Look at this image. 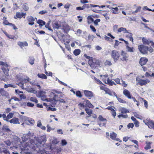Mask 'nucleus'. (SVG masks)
<instances>
[{
	"label": "nucleus",
	"instance_id": "473e14b6",
	"mask_svg": "<svg viewBox=\"0 0 154 154\" xmlns=\"http://www.w3.org/2000/svg\"><path fill=\"white\" fill-rule=\"evenodd\" d=\"M128 35H127L126 36V37L128 38H129L130 41H131L132 42H133V39L132 37L133 34L131 32H128Z\"/></svg>",
	"mask_w": 154,
	"mask_h": 154
},
{
	"label": "nucleus",
	"instance_id": "f704fd0d",
	"mask_svg": "<svg viewBox=\"0 0 154 154\" xmlns=\"http://www.w3.org/2000/svg\"><path fill=\"white\" fill-rule=\"evenodd\" d=\"M3 20H4V22H3V23L5 25H9L11 26V25H12V23H9V22L6 20V18L5 17H4L3 18Z\"/></svg>",
	"mask_w": 154,
	"mask_h": 154
},
{
	"label": "nucleus",
	"instance_id": "7ed1b4c3",
	"mask_svg": "<svg viewBox=\"0 0 154 154\" xmlns=\"http://www.w3.org/2000/svg\"><path fill=\"white\" fill-rule=\"evenodd\" d=\"M138 48L140 51L143 54H146L148 51V48L143 45H141L138 46Z\"/></svg>",
	"mask_w": 154,
	"mask_h": 154
},
{
	"label": "nucleus",
	"instance_id": "0eeeda50",
	"mask_svg": "<svg viewBox=\"0 0 154 154\" xmlns=\"http://www.w3.org/2000/svg\"><path fill=\"white\" fill-rule=\"evenodd\" d=\"M100 62L98 60L95 59H93L91 65V66L93 68H95L100 66Z\"/></svg>",
	"mask_w": 154,
	"mask_h": 154
},
{
	"label": "nucleus",
	"instance_id": "f3484780",
	"mask_svg": "<svg viewBox=\"0 0 154 154\" xmlns=\"http://www.w3.org/2000/svg\"><path fill=\"white\" fill-rule=\"evenodd\" d=\"M123 94L129 99H131L130 93L129 91L127 89L124 90L123 91Z\"/></svg>",
	"mask_w": 154,
	"mask_h": 154
},
{
	"label": "nucleus",
	"instance_id": "8fccbe9b",
	"mask_svg": "<svg viewBox=\"0 0 154 154\" xmlns=\"http://www.w3.org/2000/svg\"><path fill=\"white\" fill-rule=\"evenodd\" d=\"M94 79L95 82L98 84H103L102 82L99 79L94 77Z\"/></svg>",
	"mask_w": 154,
	"mask_h": 154
},
{
	"label": "nucleus",
	"instance_id": "c85d7f7f",
	"mask_svg": "<svg viewBox=\"0 0 154 154\" xmlns=\"http://www.w3.org/2000/svg\"><path fill=\"white\" fill-rule=\"evenodd\" d=\"M86 103L85 105L86 106L90 108H93L94 107V106L91 103L90 101L88 100H86Z\"/></svg>",
	"mask_w": 154,
	"mask_h": 154
},
{
	"label": "nucleus",
	"instance_id": "a18cd8bd",
	"mask_svg": "<svg viewBox=\"0 0 154 154\" xmlns=\"http://www.w3.org/2000/svg\"><path fill=\"white\" fill-rule=\"evenodd\" d=\"M116 98L119 101V102L120 103H126V102L125 101L123 100L122 99L118 97H117Z\"/></svg>",
	"mask_w": 154,
	"mask_h": 154
},
{
	"label": "nucleus",
	"instance_id": "2eb2a0df",
	"mask_svg": "<svg viewBox=\"0 0 154 154\" xmlns=\"http://www.w3.org/2000/svg\"><path fill=\"white\" fill-rule=\"evenodd\" d=\"M90 8V4H85L82 7H78L76 8L77 10H83L85 8Z\"/></svg>",
	"mask_w": 154,
	"mask_h": 154
},
{
	"label": "nucleus",
	"instance_id": "5701e85b",
	"mask_svg": "<svg viewBox=\"0 0 154 154\" xmlns=\"http://www.w3.org/2000/svg\"><path fill=\"white\" fill-rule=\"evenodd\" d=\"M149 82V81L148 79L146 80L142 79L139 84L141 86H143L146 84L147 83Z\"/></svg>",
	"mask_w": 154,
	"mask_h": 154
},
{
	"label": "nucleus",
	"instance_id": "7c9ffc66",
	"mask_svg": "<svg viewBox=\"0 0 154 154\" xmlns=\"http://www.w3.org/2000/svg\"><path fill=\"white\" fill-rule=\"evenodd\" d=\"M142 40L143 44H146L147 45H149L150 43H151L152 44V42H151L152 41H150L149 42L148 40L146 39L144 37L142 38Z\"/></svg>",
	"mask_w": 154,
	"mask_h": 154
},
{
	"label": "nucleus",
	"instance_id": "c03bdc74",
	"mask_svg": "<svg viewBox=\"0 0 154 154\" xmlns=\"http://www.w3.org/2000/svg\"><path fill=\"white\" fill-rule=\"evenodd\" d=\"M29 100L30 101L34 102L35 103H37L38 102V100L35 97H31L30 98Z\"/></svg>",
	"mask_w": 154,
	"mask_h": 154
},
{
	"label": "nucleus",
	"instance_id": "39448f33",
	"mask_svg": "<svg viewBox=\"0 0 154 154\" xmlns=\"http://www.w3.org/2000/svg\"><path fill=\"white\" fill-rule=\"evenodd\" d=\"M129 55L125 51H122L121 53V57L120 59L122 61H126L128 60Z\"/></svg>",
	"mask_w": 154,
	"mask_h": 154
},
{
	"label": "nucleus",
	"instance_id": "4d7b16f0",
	"mask_svg": "<svg viewBox=\"0 0 154 154\" xmlns=\"http://www.w3.org/2000/svg\"><path fill=\"white\" fill-rule=\"evenodd\" d=\"M14 116V113L12 112H10L7 115V117L8 119L12 118Z\"/></svg>",
	"mask_w": 154,
	"mask_h": 154
},
{
	"label": "nucleus",
	"instance_id": "b1692460",
	"mask_svg": "<svg viewBox=\"0 0 154 154\" xmlns=\"http://www.w3.org/2000/svg\"><path fill=\"white\" fill-rule=\"evenodd\" d=\"M20 118L22 121H23L25 122L26 124H28L27 122L29 117L21 115L20 116Z\"/></svg>",
	"mask_w": 154,
	"mask_h": 154
},
{
	"label": "nucleus",
	"instance_id": "f8f14e48",
	"mask_svg": "<svg viewBox=\"0 0 154 154\" xmlns=\"http://www.w3.org/2000/svg\"><path fill=\"white\" fill-rule=\"evenodd\" d=\"M148 61V60L147 58H141L140 59V60L139 61V63L141 65V66H143L145 65L147 62Z\"/></svg>",
	"mask_w": 154,
	"mask_h": 154
},
{
	"label": "nucleus",
	"instance_id": "423d86ee",
	"mask_svg": "<svg viewBox=\"0 0 154 154\" xmlns=\"http://www.w3.org/2000/svg\"><path fill=\"white\" fill-rule=\"evenodd\" d=\"M35 19L37 20V18H34L31 16H28L26 17V19L29 23L28 24L31 26H32L34 24V22Z\"/></svg>",
	"mask_w": 154,
	"mask_h": 154
},
{
	"label": "nucleus",
	"instance_id": "9b49d317",
	"mask_svg": "<svg viewBox=\"0 0 154 154\" xmlns=\"http://www.w3.org/2000/svg\"><path fill=\"white\" fill-rule=\"evenodd\" d=\"M84 93L86 97H88L90 99V98L93 97V92L90 91L85 90L84 91Z\"/></svg>",
	"mask_w": 154,
	"mask_h": 154
},
{
	"label": "nucleus",
	"instance_id": "774afa93",
	"mask_svg": "<svg viewBox=\"0 0 154 154\" xmlns=\"http://www.w3.org/2000/svg\"><path fill=\"white\" fill-rule=\"evenodd\" d=\"M27 106L29 107H33L34 106V104L32 103L28 102L27 103Z\"/></svg>",
	"mask_w": 154,
	"mask_h": 154
},
{
	"label": "nucleus",
	"instance_id": "9d476101",
	"mask_svg": "<svg viewBox=\"0 0 154 154\" xmlns=\"http://www.w3.org/2000/svg\"><path fill=\"white\" fill-rule=\"evenodd\" d=\"M87 32L86 31H84L83 32L84 35H82V37L85 38L86 40H91V41H93L94 38V37L93 35H90V34L88 36V39H87L86 38L85 36V35H86L87 34Z\"/></svg>",
	"mask_w": 154,
	"mask_h": 154
},
{
	"label": "nucleus",
	"instance_id": "412c9836",
	"mask_svg": "<svg viewBox=\"0 0 154 154\" xmlns=\"http://www.w3.org/2000/svg\"><path fill=\"white\" fill-rule=\"evenodd\" d=\"M17 44L21 48H22L23 47L27 46L28 45V43L26 42H19Z\"/></svg>",
	"mask_w": 154,
	"mask_h": 154
},
{
	"label": "nucleus",
	"instance_id": "393cba45",
	"mask_svg": "<svg viewBox=\"0 0 154 154\" xmlns=\"http://www.w3.org/2000/svg\"><path fill=\"white\" fill-rule=\"evenodd\" d=\"M118 32H123L124 33H128V32L126 29L125 28L123 27H122L119 28L118 29Z\"/></svg>",
	"mask_w": 154,
	"mask_h": 154
},
{
	"label": "nucleus",
	"instance_id": "ea45409f",
	"mask_svg": "<svg viewBox=\"0 0 154 154\" xmlns=\"http://www.w3.org/2000/svg\"><path fill=\"white\" fill-rule=\"evenodd\" d=\"M34 60L35 59L33 57H30L29 58V63L32 65H33L34 63Z\"/></svg>",
	"mask_w": 154,
	"mask_h": 154
},
{
	"label": "nucleus",
	"instance_id": "20e7f679",
	"mask_svg": "<svg viewBox=\"0 0 154 154\" xmlns=\"http://www.w3.org/2000/svg\"><path fill=\"white\" fill-rule=\"evenodd\" d=\"M144 123L150 128L154 129V122L149 119H147L146 120L143 121Z\"/></svg>",
	"mask_w": 154,
	"mask_h": 154
},
{
	"label": "nucleus",
	"instance_id": "4468645a",
	"mask_svg": "<svg viewBox=\"0 0 154 154\" xmlns=\"http://www.w3.org/2000/svg\"><path fill=\"white\" fill-rule=\"evenodd\" d=\"M106 6L107 8H109V9H111V11L112 13L114 14H117L118 13L117 12L118 11V8L117 7L110 8L109 5H107Z\"/></svg>",
	"mask_w": 154,
	"mask_h": 154
},
{
	"label": "nucleus",
	"instance_id": "49530a36",
	"mask_svg": "<svg viewBox=\"0 0 154 154\" xmlns=\"http://www.w3.org/2000/svg\"><path fill=\"white\" fill-rule=\"evenodd\" d=\"M104 65L105 66H110L112 65V63L109 60H106L104 63Z\"/></svg>",
	"mask_w": 154,
	"mask_h": 154
},
{
	"label": "nucleus",
	"instance_id": "79ce46f5",
	"mask_svg": "<svg viewBox=\"0 0 154 154\" xmlns=\"http://www.w3.org/2000/svg\"><path fill=\"white\" fill-rule=\"evenodd\" d=\"M2 69L3 70V71L5 75L7 76H9V74L8 72V70L4 67H2Z\"/></svg>",
	"mask_w": 154,
	"mask_h": 154
},
{
	"label": "nucleus",
	"instance_id": "aec40b11",
	"mask_svg": "<svg viewBox=\"0 0 154 154\" xmlns=\"http://www.w3.org/2000/svg\"><path fill=\"white\" fill-rule=\"evenodd\" d=\"M126 49L127 52L133 53L134 52V48L133 47H131L128 45H126Z\"/></svg>",
	"mask_w": 154,
	"mask_h": 154
},
{
	"label": "nucleus",
	"instance_id": "2f4dec72",
	"mask_svg": "<svg viewBox=\"0 0 154 154\" xmlns=\"http://www.w3.org/2000/svg\"><path fill=\"white\" fill-rule=\"evenodd\" d=\"M151 143V142H146V145L144 148L146 150L150 149L151 148L150 144Z\"/></svg>",
	"mask_w": 154,
	"mask_h": 154
},
{
	"label": "nucleus",
	"instance_id": "cd10ccee",
	"mask_svg": "<svg viewBox=\"0 0 154 154\" xmlns=\"http://www.w3.org/2000/svg\"><path fill=\"white\" fill-rule=\"evenodd\" d=\"M46 92L42 91H38L36 95L38 97H40L44 94H46Z\"/></svg>",
	"mask_w": 154,
	"mask_h": 154
},
{
	"label": "nucleus",
	"instance_id": "c756f323",
	"mask_svg": "<svg viewBox=\"0 0 154 154\" xmlns=\"http://www.w3.org/2000/svg\"><path fill=\"white\" fill-rule=\"evenodd\" d=\"M107 84H108L110 86H112L113 85H116V84L114 82V81H112L111 80L109 79V78L107 79Z\"/></svg>",
	"mask_w": 154,
	"mask_h": 154
},
{
	"label": "nucleus",
	"instance_id": "bf43d9fd",
	"mask_svg": "<svg viewBox=\"0 0 154 154\" xmlns=\"http://www.w3.org/2000/svg\"><path fill=\"white\" fill-rule=\"evenodd\" d=\"M0 65H2L3 66H6V67L8 66V65L6 63L1 61H0Z\"/></svg>",
	"mask_w": 154,
	"mask_h": 154
},
{
	"label": "nucleus",
	"instance_id": "603ef678",
	"mask_svg": "<svg viewBox=\"0 0 154 154\" xmlns=\"http://www.w3.org/2000/svg\"><path fill=\"white\" fill-rule=\"evenodd\" d=\"M2 116L3 118V120L5 121H8V118L7 117V116H6V115L5 114H2Z\"/></svg>",
	"mask_w": 154,
	"mask_h": 154
},
{
	"label": "nucleus",
	"instance_id": "6ab92c4d",
	"mask_svg": "<svg viewBox=\"0 0 154 154\" xmlns=\"http://www.w3.org/2000/svg\"><path fill=\"white\" fill-rule=\"evenodd\" d=\"M0 93L1 95L2 96L8 97V93L5 91L3 88H1L0 89Z\"/></svg>",
	"mask_w": 154,
	"mask_h": 154
},
{
	"label": "nucleus",
	"instance_id": "f03ea898",
	"mask_svg": "<svg viewBox=\"0 0 154 154\" xmlns=\"http://www.w3.org/2000/svg\"><path fill=\"white\" fill-rule=\"evenodd\" d=\"M35 140L39 144H41L42 143H45L46 141V136L43 135L39 137H35Z\"/></svg>",
	"mask_w": 154,
	"mask_h": 154
},
{
	"label": "nucleus",
	"instance_id": "37998d69",
	"mask_svg": "<svg viewBox=\"0 0 154 154\" xmlns=\"http://www.w3.org/2000/svg\"><path fill=\"white\" fill-rule=\"evenodd\" d=\"M8 87H11L12 88H15L16 87V86L13 85L8 84H5L4 86V88H7Z\"/></svg>",
	"mask_w": 154,
	"mask_h": 154
},
{
	"label": "nucleus",
	"instance_id": "bb28decb",
	"mask_svg": "<svg viewBox=\"0 0 154 154\" xmlns=\"http://www.w3.org/2000/svg\"><path fill=\"white\" fill-rule=\"evenodd\" d=\"M30 142L33 145V148L34 150L36 149V147H38V145L37 143H35L34 141L33 140H30Z\"/></svg>",
	"mask_w": 154,
	"mask_h": 154
},
{
	"label": "nucleus",
	"instance_id": "58836bf2",
	"mask_svg": "<svg viewBox=\"0 0 154 154\" xmlns=\"http://www.w3.org/2000/svg\"><path fill=\"white\" fill-rule=\"evenodd\" d=\"M27 122L28 123L27 125H29V124L32 125L34 123L35 121L33 119L29 117Z\"/></svg>",
	"mask_w": 154,
	"mask_h": 154
},
{
	"label": "nucleus",
	"instance_id": "13d9d810",
	"mask_svg": "<svg viewBox=\"0 0 154 154\" xmlns=\"http://www.w3.org/2000/svg\"><path fill=\"white\" fill-rule=\"evenodd\" d=\"M3 152L5 154H10V152L8 150L6 149H4L1 151V152Z\"/></svg>",
	"mask_w": 154,
	"mask_h": 154
},
{
	"label": "nucleus",
	"instance_id": "680f3d73",
	"mask_svg": "<svg viewBox=\"0 0 154 154\" xmlns=\"http://www.w3.org/2000/svg\"><path fill=\"white\" fill-rule=\"evenodd\" d=\"M8 37L10 39H15L16 38L14 36L11 35H9Z\"/></svg>",
	"mask_w": 154,
	"mask_h": 154
},
{
	"label": "nucleus",
	"instance_id": "de8ad7c7",
	"mask_svg": "<svg viewBox=\"0 0 154 154\" xmlns=\"http://www.w3.org/2000/svg\"><path fill=\"white\" fill-rule=\"evenodd\" d=\"M76 95L77 97L80 98H81L82 97L81 92L79 91H77L76 93Z\"/></svg>",
	"mask_w": 154,
	"mask_h": 154
},
{
	"label": "nucleus",
	"instance_id": "052dcab7",
	"mask_svg": "<svg viewBox=\"0 0 154 154\" xmlns=\"http://www.w3.org/2000/svg\"><path fill=\"white\" fill-rule=\"evenodd\" d=\"M134 126V125L133 123H129L127 125V127L128 128H132Z\"/></svg>",
	"mask_w": 154,
	"mask_h": 154
},
{
	"label": "nucleus",
	"instance_id": "a19ab883",
	"mask_svg": "<svg viewBox=\"0 0 154 154\" xmlns=\"http://www.w3.org/2000/svg\"><path fill=\"white\" fill-rule=\"evenodd\" d=\"M80 52L81 51L79 49H76L74 51L73 53L75 55L77 56L80 53Z\"/></svg>",
	"mask_w": 154,
	"mask_h": 154
},
{
	"label": "nucleus",
	"instance_id": "5fc2aeb1",
	"mask_svg": "<svg viewBox=\"0 0 154 154\" xmlns=\"http://www.w3.org/2000/svg\"><path fill=\"white\" fill-rule=\"evenodd\" d=\"M61 143L62 146H64L67 144V142L65 140L63 139L61 140Z\"/></svg>",
	"mask_w": 154,
	"mask_h": 154
},
{
	"label": "nucleus",
	"instance_id": "e2e57ef3",
	"mask_svg": "<svg viewBox=\"0 0 154 154\" xmlns=\"http://www.w3.org/2000/svg\"><path fill=\"white\" fill-rule=\"evenodd\" d=\"M140 99H142L143 101H144L145 106L146 108H147L148 106V103L147 101L143 98H141Z\"/></svg>",
	"mask_w": 154,
	"mask_h": 154
},
{
	"label": "nucleus",
	"instance_id": "c9c22d12",
	"mask_svg": "<svg viewBox=\"0 0 154 154\" xmlns=\"http://www.w3.org/2000/svg\"><path fill=\"white\" fill-rule=\"evenodd\" d=\"M37 76L39 78H40L42 79H47L46 76L43 74L38 73L37 74Z\"/></svg>",
	"mask_w": 154,
	"mask_h": 154
},
{
	"label": "nucleus",
	"instance_id": "338daca9",
	"mask_svg": "<svg viewBox=\"0 0 154 154\" xmlns=\"http://www.w3.org/2000/svg\"><path fill=\"white\" fill-rule=\"evenodd\" d=\"M26 91L28 92H30V93H34V92L35 91V90H33L32 88L27 89L26 90Z\"/></svg>",
	"mask_w": 154,
	"mask_h": 154
},
{
	"label": "nucleus",
	"instance_id": "f257e3e1",
	"mask_svg": "<svg viewBox=\"0 0 154 154\" xmlns=\"http://www.w3.org/2000/svg\"><path fill=\"white\" fill-rule=\"evenodd\" d=\"M111 57L113 60L115 62L117 61L119 59L120 56V53L119 51L116 50H112L111 52Z\"/></svg>",
	"mask_w": 154,
	"mask_h": 154
},
{
	"label": "nucleus",
	"instance_id": "4be33fe9",
	"mask_svg": "<svg viewBox=\"0 0 154 154\" xmlns=\"http://www.w3.org/2000/svg\"><path fill=\"white\" fill-rule=\"evenodd\" d=\"M119 111L122 114L126 113L129 112V110L124 107H121L119 109Z\"/></svg>",
	"mask_w": 154,
	"mask_h": 154
},
{
	"label": "nucleus",
	"instance_id": "6e6552de",
	"mask_svg": "<svg viewBox=\"0 0 154 154\" xmlns=\"http://www.w3.org/2000/svg\"><path fill=\"white\" fill-rule=\"evenodd\" d=\"M117 135V134L113 132L110 133L109 136L110 138L113 140L119 141V142H121L122 141V140L116 137Z\"/></svg>",
	"mask_w": 154,
	"mask_h": 154
},
{
	"label": "nucleus",
	"instance_id": "ddd939ff",
	"mask_svg": "<svg viewBox=\"0 0 154 154\" xmlns=\"http://www.w3.org/2000/svg\"><path fill=\"white\" fill-rule=\"evenodd\" d=\"M26 14L24 13L17 12L16 13V17L17 18L21 19L23 17L25 18V16L26 15Z\"/></svg>",
	"mask_w": 154,
	"mask_h": 154
},
{
	"label": "nucleus",
	"instance_id": "6e6d98bb",
	"mask_svg": "<svg viewBox=\"0 0 154 154\" xmlns=\"http://www.w3.org/2000/svg\"><path fill=\"white\" fill-rule=\"evenodd\" d=\"M100 20L99 19H97L95 20L93 22L94 23V24L95 26H96L98 25V23L100 22Z\"/></svg>",
	"mask_w": 154,
	"mask_h": 154
},
{
	"label": "nucleus",
	"instance_id": "4c0bfd02",
	"mask_svg": "<svg viewBox=\"0 0 154 154\" xmlns=\"http://www.w3.org/2000/svg\"><path fill=\"white\" fill-rule=\"evenodd\" d=\"M99 120L102 122H106L107 120L106 119L103 118L101 115H99L98 117Z\"/></svg>",
	"mask_w": 154,
	"mask_h": 154
},
{
	"label": "nucleus",
	"instance_id": "72a5a7b5",
	"mask_svg": "<svg viewBox=\"0 0 154 154\" xmlns=\"http://www.w3.org/2000/svg\"><path fill=\"white\" fill-rule=\"evenodd\" d=\"M53 26L54 29H59L61 26L57 23H55L53 24Z\"/></svg>",
	"mask_w": 154,
	"mask_h": 154
},
{
	"label": "nucleus",
	"instance_id": "09e8293b",
	"mask_svg": "<svg viewBox=\"0 0 154 154\" xmlns=\"http://www.w3.org/2000/svg\"><path fill=\"white\" fill-rule=\"evenodd\" d=\"M118 117L119 118H120L121 117L123 118H127L128 117V116L127 114H120L118 116Z\"/></svg>",
	"mask_w": 154,
	"mask_h": 154
},
{
	"label": "nucleus",
	"instance_id": "dca6fc26",
	"mask_svg": "<svg viewBox=\"0 0 154 154\" xmlns=\"http://www.w3.org/2000/svg\"><path fill=\"white\" fill-rule=\"evenodd\" d=\"M2 131L3 132L9 133L11 132V131L9 128V127L6 125H4L2 127Z\"/></svg>",
	"mask_w": 154,
	"mask_h": 154
},
{
	"label": "nucleus",
	"instance_id": "e433bc0d",
	"mask_svg": "<svg viewBox=\"0 0 154 154\" xmlns=\"http://www.w3.org/2000/svg\"><path fill=\"white\" fill-rule=\"evenodd\" d=\"M85 110L86 113L89 115H91L92 113V110L91 109H89L88 108L85 109Z\"/></svg>",
	"mask_w": 154,
	"mask_h": 154
},
{
	"label": "nucleus",
	"instance_id": "a211bd4d",
	"mask_svg": "<svg viewBox=\"0 0 154 154\" xmlns=\"http://www.w3.org/2000/svg\"><path fill=\"white\" fill-rule=\"evenodd\" d=\"M9 122L10 123L14 124H19L20 123L18 119L17 118H14L10 120Z\"/></svg>",
	"mask_w": 154,
	"mask_h": 154
},
{
	"label": "nucleus",
	"instance_id": "69168bd1",
	"mask_svg": "<svg viewBox=\"0 0 154 154\" xmlns=\"http://www.w3.org/2000/svg\"><path fill=\"white\" fill-rule=\"evenodd\" d=\"M56 110H57L55 108H51V107H48V111L51 110L53 111H56Z\"/></svg>",
	"mask_w": 154,
	"mask_h": 154
},
{
	"label": "nucleus",
	"instance_id": "864d4df0",
	"mask_svg": "<svg viewBox=\"0 0 154 154\" xmlns=\"http://www.w3.org/2000/svg\"><path fill=\"white\" fill-rule=\"evenodd\" d=\"M141 7L140 6H139L137 8V9L134 11H133L132 13V14H135V13H136L139 11H140L141 9Z\"/></svg>",
	"mask_w": 154,
	"mask_h": 154
},
{
	"label": "nucleus",
	"instance_id": "1a4fd4ad",
	"mask_svg": "<svg viewBox=\"0 0 154 154\" xmlns=\"http://www.w3.org/2000/svg\"><path fill=\"white\" fill-rule=\"evenodd\" d=\"M47 102H50V105L52 107H55L56 106L57 100L53 98H48Z\"/></svg>",
	"mask_w": 154,
	"mask_h": 154
},
{
	"label": "nucleus",
	"instance_id": "a878e982",
	"mask_svg": "<svg viewBox=\"0 0 154 154\" xmlns=\"http://www.w3.org/2000/svg\"><path fill=\"white\" fill-rule=\"evenodd\" d=\"M37 23L39 24L40 28H41L42 26L45 24V21L40 19L38 20Z\"/></svg>",
	"mask_w": 154,
	"mask_h": 154
},
{
	"label": "nucleus",
	"instance_id": "3c124183",
	"mask_svg": "<svg viewBox=\"0 0 154 154\" xmlns=\"http://www.w3.org/2000/svg\"><path fill=\"white\" fill-rule=\"evenodd\" d=\"M40 98H41V100L44 101H46L47 102V101L48 99L46 98V96L44 94H43L42 96Z\"/></svg>",
	"mask_w": 154,
	"mask_h": 154
},
{
	"label": "nucleus",
	"instance_id": "0e129e2a",
	"mask_svg": "<svg viewBox=\"0 0 154 154\" xmlns=\"http://www.w3.org/2000/svg\"><path fill=\"white\" fill-rule=\"evenodd\" d=\"M87 19L91 22H93L94 20L91 16H89L87 17Z\"/></svg>",
	"mask_w": 154,
	"mask_h": 154
}]
</instances>
